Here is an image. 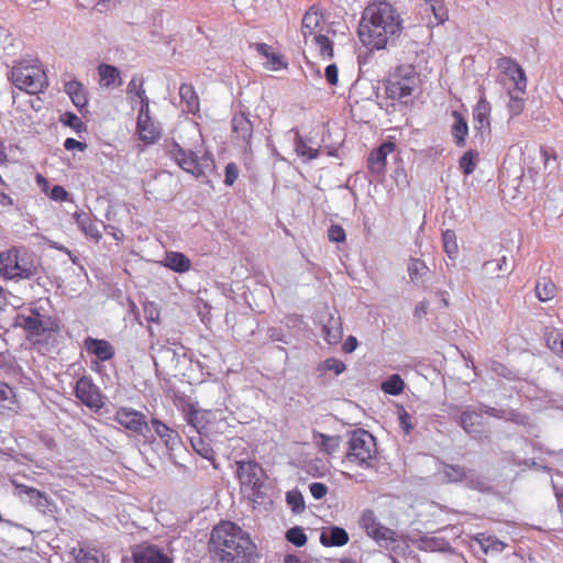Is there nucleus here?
<instances>
[{
    "mask_svg": "<svg viewBox=\"0 0 563 563\" xmlns=\"http://www.w3.org/2000/svg\"><path fill=\"white\" fill-rule=\"evenodd\" d=\"M404 18L390 2L376 0L365 7L357 30L358 38L368 49H383L395 43L405 30Z\"/></svg>",
    "mask_w": 563,
    "mask_h": 563,
    "instance_id": "obj_1",
    "label": "nucleus"
},
{
    "mask_svg": "<svg viewBox=\"0 0 563 563\" xmlns=\"http://www.w3.org/2000/svg\"><path fill=\"white\" fill-rule=\"evenodd\" d=\"M210 544L214 558L221 563H243L253 549L249 534L230 521L213 528Z\"/></svg>",
    "mask_w": 563,
    "mask_h": 563,
    "instance_id": "obj_2",
    "label": "nucleus"
},
{
    "mask_svg": "<svg viewBox=\"0 0 563 563\" xmlns=\"http://www.w3.org/2000/svg\"><path fill=\"white\" fill-rule=\"evenodd\" d=\"M10 80L18 89L30 95L42 93L48 87V78L41 60L31 55L13 62Z\"/></svg>",
    "mask_w": 563,
    "mask_h": 563,
    "instance_id": "obj_3",
    "label": "nucleus"
},
{
    "mask_svg": "<svg viewBox=\"0 0 563 563\" xmlns=\"http://www.w3.org/2000/svg\"><path fill=\"white\" fill-rule=\"evenodd\" d=\"M41 272V263L32 252L12 249L0 253V275L4 278L31 279L38 276Z\"/></svg>",
    "mask_w": 563,
    "mask_h": 563,
    "instance_id": "obj_4",
    "label": "nucleus"
},
{
    "mask_svg": "<svg viewBox=\"0 0 563 563\" xmlns=\"http://www.w3.org/2000/svg\"><path fill=\"white\" fill-rule=\"evenodd\" d=\"M419 82L415 68L410 65H401L395 69L385 82L386 97L393 101L408 103L413 90Z\"/></svg>",
    "mask_w": 563,
    "mask_h": 563,
    "instance_id": "obj_5",
    "label": "nucleus"
},
{
    "mask_svg": "<svg viewBox=\"0 0 563 563\" xmlns=\"http://www.w3.org/2000/svg\"><path fill=\"white\" fill-rule=\"evenodd\" d=\"M166 154L176 162V164L185 172L200 177L205 175L207 170H210L214 166L211 154L203 153L198 156L191 150H185L177 142L170 141L166 144Z\"/></svg>",
    "mask_w": 563,
    "mask_h": 563,
    "instance_id": "obj_6",
    "label": "nucleus"
},
{
    "mask_svg": "<svg viewBox=\"0 0 563 563\" xmlns=\"http://www.w3.org/2000/svg\"><path fill=\"white\" fill-rule=\"evenodd\" d=\"M377 456L375 438L366 430L353 431L347 442L346 457L350 462L371 467Z\"/></svg>",
    "mask_w": 563,
    "mask_h": 563,
    "instance_id": "obj_7",
    "label": "nucleus"
},
{
    "mask_svg": "<svg viewBox=\"0 0 563 563\" xmlns=\"http://www.w3.org/2000/svg\"><path fill=\"white\" fill-rule=\"evenodd\" d=\"M232 125V142L233 145L239 147L244 156V159H251L253 156L252 140H253V123L250 118L240 112L233 115L231 120Z\"/></svg>",
    "mask_w": 563,
    "mask_h": 563,
    "instance_id": "obj_8",
    "label": "nucleus"
},
{
    "mask_svg": "<svg viewBox=\"0 0 563 563\" xmlns=\"http://www.w3.org/2000/svg\"><path fill=\"white\" fill-rule=\"evenodd\" d=\"M18 323L32 336H43L49 339L52 334L59 331V325L55 320L42 316L38 311L32 310L30 314L18 317Z\"/></svg>",
    "mask_w": 563,
    "mask_h": 563,
    "instance_id": "obj_9",
    "label": "nucleus"
},
{
    "mask_svg": "<svg viewBox=\"0 0 563 563\" xmlns=\"http://www.w3.org/2000/svg\"><path fill=\"white\" fill-rule=\"evenodd\" d=\"M360 526L366 531V534L375 540L379 545L389 548L398 542L394 530L383 526L373 510H364L360 518Z\"/></svg>",
    "mask_w": 563,
    "mask_h": 563,
    "instance_id": "obj_10",
    "label": "nucleus"
},
{
    "mask_svg": "<svg viewBox=\"0 0 563 563\" xmlns=\"http://www.w3.org/2000/svg\"><path fill=\"white\" fill-rule=\"evenodd\" d=\"M236 475L242 486L249 487L255 496L265 481L262 466L255 461H236Z\"/></svg>",
    "mask_w": 563,
    "mask_h": 563,
    "instance_id": "obj_11",
    "label": "nucleus"
},
{
    "mask_svg": "<svg viewBox=\"0 0 563 563\" xmlns=\"http://www.w3.org/2000/svg\"><path fill=\"white\" fill-rule=\"evenodd\" d=\"M75 396L82 405L95 411H99L104 406V396L91 377L81 376L76 382Z\"/></svg>",
    "mask_w": 563,
    "mask_h": 563,
    "instance_id": "obj_12",
    "label": "nucleus"
},
{
    "mask_svg": "<svg viewBox=\"0 0 563 563\" xmlns=\"http://www.w3.org/2000/svg\"><path fill=\"white\" fill-rule=\"evenodd\" d=\"M136 130L140 139L146 144L155 143L161 136V125L150 114V102L143 101L140 107Z\"/></svg>",
    "mask_w": 563,
    "mask_h": 563,
    "instance_id": "obj_13",
    "label": "nucleus"
},
{
    "mask_svg": "<svg viewBox=\"0 0 563 563\" xmlns=\"http://www.w3.org/2000/svg\"><path fill=\"white\" fill-rule=\"evenodd\" d=\"M497 68L509 77L514 82L515 89L521 93H526L527 77L523 68L516 62V59L503 56L496 62Z\"/></svg>",
    "mask_w": 563,
    "mask_h": 563,
    "instance_id": "obj_14",
    "label": "nucleus"
},
{
    "mask_svg": "<svg viewBox=\"0 0 563 563\" xmlns=\"http://www.w3.org/2000/svg\"><path fill=\"white\" fill-rule=\"evenodd\" d=\"M114 421L135 433H143V431L147 429L145 416L132 408H119L115 411Z\"/></svg>",
    "mask_w": 563,
    "mask_h": 563,
    "instance_id": "obj_15",
    "label": "nucleus"
},
{
    "mask_svg": "<svg viewBox=\"0 0 563 563\" xmlns=\"http://www.w3.org/2000/svg\"><path fill=\"white\" fill-rule=\"evenodd\" d=\"M185 420L195 430L196 434H202L208 424L216 419V413L210 410H202L194 404H188L184 409Z\"/></svg>",
    "mask_w": 563,
    "mask_h": 563,
    "instance_id": "obj_16",
    "label": "nucleus"
},
{
    "mask_svg": "<svg viewBox=\"0 0 563 563\" xmlns=\"http://www.w3.org/2000/svg\"><path fill=\"white\" fill-rule=\"evenodd\" d=\"M287 135L292 136L295 152L305 162L312 161L319 157V147L313 146L311 137H303L300 135L298 129L292 128L287 132Z\"/></svg>",
    "mask_w": 563,
    "mask_h": 563,
    "instance_id": "obj_17",
    "label": "nucleus"
},
{
    "mask_svg": "<svg viewBox=\"0 0 563 563\" xmlns=\"http://www.w3.org/2000/svg\"><path fill=\"white\" fill-rule=\"evenodd\" d=\"M395 151L391 142L383 143L376 151L372 152L367 159V167L374 177H380L385 173L387 155Z\"/></svg>",
    "mask_w": 563,
    "mask_h": 563,
    "instance_id": "obj_18",
    "label": "nucleus"
},
{
    "mask_svg": "<svg viewBox=\"0 0 563 563\" xmlns=\"http://www.w3.org/2000/svg\"><path fill=\"white\" fill-rule=\"evenodd\" d=\"M84 347L89 354L95 355L101 362L110 361L115 353L114 347L109 341L91 336L84 340Z\"/></svg>",
    "mask_w": 563,
    "mask_h": 563,
    "instance_id": "obj_19",
    "label": "nucleus"
},
{
    "mask_svg": "<svg viewBox=\"0 0 563 563\" xmlns=\"http://www.w3.org/2000/svg\"><path fill=\"white\" fill-rule=\"evenodd\" d=\"M324 22L323 14L314 5L309 8L302 18L301 33L307 42L309 37L319 35L317 32L321 30Z\"/></svg>",
    "mask_w": 563,
    "mask_h": 563,
    "instance_id": "obj_20",
    "label": "nucleus"
},
{
    "mask_svg": "<svg viewBox=\"0 0 563 563\" xmlns=\"http://www.w3.org/2000/svg\"><path fill=\"white\" fill-rule=\"evenodd\" d=\"M490 103L486 100L484 95L481 96L473 110V119L475 129L483 134L490 131Z\"/></svg>",
    "mask_w": 563,
    "mask_h": 563,
    "instance_id": "obj_21",
    "label": "nucleus"
},
{
    "mask_svg": "<svg viewBox=\"0 0 563 563\" xmlns=\"http://www.w3.org/2000/svg\"><path fill=\"white\" fill-rule=\"evenodd\" d=\"M18 489L19 493L25 495L29 498V501L41 512H53L54 504L44 493L40 492L36 488L29 487L26 485H19Z\"/></svg>",
    "mask_w": 563,
    "mask_h": 563,
    "instance_id": "obj_22",
    "label": "nucleus"
},
{
    "mask_svg": "<svg viewBox=\"0 0 563 563\" xmlns=\"http://www.w3.org/2000/svg\"><path fill=\"white\" fill-rule=\"evenodd\" d=\"M258 55L266 59L264 66L269 70H280L287 68L288 63L282 54L275 53L266 43H257L254 45Z\"/></svg>",
    "mask_w": 563,
    "mask_h": 563,
    "instance_id": "obj_23",
    "label": "nucleus"
},
{
    "mask_svg": "<svg viewBox=\"0 0 563 563\" xmlns=\"http://www.w3.org/2000/svg\"><path fill=\"white\" fill-rule=\"evenodd\" d=\"M135 563H172V560L156 545H141L134 552Z\"/></svg>",
    "mask_w": 563,
    "mask_h": 563,
    "instance_id": "obj_24",
    "label": "nucleus"
},
{
    "mask_svg": "<svg viewBox=\"0 0 563 563\" xmlns=\"http://www.w3.org/2000/svg\"><path fill=\"white\" fill-rule=\"evenodd\" d=\"M460 426L468 434L479 433L483 427L482 411L477 407L466 408L460 416Z\"/></svg>",
    "mask_w": 563,
    "mask_h": 563,
    "instance_id": "obj_25",
    "label": "nucleus"
},
{
    "mask_svg": "<svg viewBox=\"0 0 563 563\" xmlns=\"http://www.w3.org/2000/svg\"><path fill=\"white\" fill-rule=\"evenodd\" d=\"M64 91L69 96L74 106L81 110L88 103V92L82 82L78 80H69L64 85Z\"/></svg>",
    "mask_w": 563,
    "mask_h": 563,
    "instance_id": "obj_26",
    "label": "nucleus"
},
{
    "mask_svg": "<svg viewBox=\"0 0 563 563\" xmlns=\"http://www.w3.org/2000/svg\"><path fill=\"white\" fill-rule=\"evenodd\" d=\"M323 339L331 345L338 344L343 336V328L340 316L329 314L328 321L322 327Z\"/></svg>",
    "mask_w": 563,
    "mask_h": 563,
    "instance_id": "obj_27",
    "label": "nucleus"
},
{
    "mask_svg": "<svg viewBox=\"0 0 563 563\" xmlns=\"http://www.w3.org/2000/svg\"><path fill=\"white\" fill-rule=\"evenodd\" d=\"M75 223L78 225L79 230L88 238L96 242H99L102 238L101 232L98 229L96 222L91 221L88 213L84 211H76L74 213Z\"/></svg>",
    "mask_w": 563,
    "mask_h": 563,
    "instance_id": "obj_28",
    "label": "nucleus"
},
{
    "mask_svg": "<svg viewBox=\"0 0 563 563\" xmlns=\"http://www.w3.org/2000/svg\"><path fill=\"white\" fill-rule=\"evenodd\" d=\"M151 426L155 433L161 438V440L165 443V445L169 450H174L179 443L180 438L177 431L170 429L167 424L162 422L158 419H152Z\"/></svg>",
    "mask_w": 563,
    "mask_h": 563,
    "instance_id": "obj_29",
    "label": "nucleus"
},
{
    "mask_svg": "<svg viewBox=\"0 0 563 563\" xmlns=\"http://www.w3.org/2000/svg\"><path fill=\"white\" fill-rule=\"evenodd\" d=\"M162 264L176 272V273H186L191 268V262L184 253L169 251L165 253L164 260Z\"/></svg>",
    "mask_w": 563,
    "mask_h": 563,
    "instance_id": "obj_30",
    "label": "nucleus"
},
{
    "mask_svg": "<svg viewBox=\"0 0 563 563\" xmlns=\"http://www.w3.org/2000/svg\"><path fill=\"white\" fill-rule=\"evenodd\" d=\"M320 542L324 547H343L349 542V534L341 527H330L322 531Z\"/></svg>",
    "mask_w": 563,
    "mask_h": 563,
    "instance_id": "obj_31",
    "label": "nucleus"
},
{
    "mask_svg": "<svg viewBox=\"0 0 563 563\" xmlns=\"http://www.w3.org/2000/svg\"><path fill=\"white\" fill-rule=\"evenodd\" d=\"M99 84L101 87H119L122 85L120 70L109 64H100L98 66Z\"/></svg>",
    "mask_w": 563,
    "mask_h": 563,
    "instance_id": "obj_32",
    "label": "nucleus"
},
{
    "mask_svg": "<svg viewBox=\"0 0 563 563\" xmlns=\"http://www.w3.org/2000/svg\"><path fill=\"white\" fill-rule=\"evenodd\" d=\"M452 117L454 123L452 125V136L457 146L462 147L465 145L466 137L468 135V125L462 113L453 111Z\"/></svg>",
    "mask_w": 563,
    "mask_h": 563,
    "instance_id": "obj_33",
    "label": "nucleus"
},
{
    "mask_svg": "<svg viewBox=\"0 0 563 563\" xmlns=\"http://www.w3.org/2000/svg\"><path fill=\"white\" fill-rule=\"evenodd\" d=\"M179 96L181 102L186 104L187 112L196 113L199 110V99L191 85L181 84L179 87Z\"/></svg>",
    "mask_w": 563,
    "mask_h": 563,
    "instance_id": "obj_34",
    "label": "nucleus"
},
{
    "mask_svg": "<svg viewBox=\"0 0 563 563\" xmlns=\"http://www.w3.org/2000/svg\"><path fill=\"white\" fill-rule=\"evenodd\" d=\"M189 441L195 452L210 462L214 461V451L210 443L202 438V434L190 435Z\"/></svg>",
    "mask_w": 563,
    "mask_h": 563,
    "instance_id": "obj_35",
    "label": "nucleus"
},
{
    "mask_svg": "<svg viewBox=\"0 0 563 563\" xmlns=\"http://www.w3.org/2000/svg\"><path fill=\"white\" fill-rule=\"evenodd\" d=\"M313 440L318 448L327 454H333L340 446V438L336 435H327L316 432Z\"/></svg>",
    "mask_w": 563,
    "mask_h": 563,
    "instance_id": "obj_36",
    "label": "nucleus"
},
{
    "mask_svg": "<svg viewBox=\"0 0 563 563\" xmlns=\"http://www.w3.org/2000/svg\"><path fill=\"white\" fill-rule=\"evenodd\" d=\"M525 93L519 92L518 90H509V101L507 103V110L510 118H515L520 115L526 108V99L523 98Z\"/></svg>",
    "mask_w": 563,
    "mask_h": 563,
    "instance_id": "obj_37",
    "label": "nucleus"
},
{
    "mask_svg": "<svg viewBox=\"0 0 563 563\" xmlns=\"http://www.w3.org/2000/svg\"><path fill=\"white\" fill-rule=\"evenodd\" d=\"M556 286L555 284L548 279L542 278L536 285V295L540 301H549L555 297Z\"/></svg>",
    "mask_w": 563,
    "mask_h": 563,
    "instance_id": "obj_38",
    "label": "nucleus"
},
{
    "mask_svg": "<svg viewBox=\"0 0 563 563\" xmlns=\"http://www.w3.org/2000/svg\"><path fill=\"white\" fill-rule=\"evenodd\" d=\"M407 271L410 280L417 284L427 275L429 268L423 261L419 258H410Z\"/></svg>",
    "mask_w": 563,
    "mask_h": 563,
    "instance_id": "obj_39",
    "label": "nucleus"
},
{
    "mask_svg": "<svg viewBox=\"0 0 563 563\" xmlns=\"http://www.w3.org/2000/svg\"><path fill=\"white\" fill-rule=\"evenodd\" d=\"M405 387V383L400 375L393 374L386 380H384L380 385L382 390L385 394L397 396L402 393Z\"/></svg>",
    "mask_w": 563,
    "mask_h": 563,
    "instance_id": "obj_40",
    "label": "nucleus"
},
{
    "mask_svg": "<svg viewBox=\"0 0 563 563\" xmlns=\"http://www.w3.org/2000/svg\"><path fill=\"white\" fill-rule=\"evenodd\" d=\"M443 250L451 260H455L459 253L456 234L453 230H445L442 233Z\"/></svg>",
    "mask_w": 563,
    "mask_h": 563,
    "instance_id": "obj_41",
    "label": "nucleus"
},
{
    "mask_svg": "<svg viewBox=\"0 0 563 563\" xmlns=\"http://www.w3.org/2000/svg\"><path fill=\"white\" fill-rule=\"evenodd\" d=\"M312 43L317 46L319 55L324 59L333 57V43L328 36L319 34L312 37Z\"/></svg>",
    "mask_w": 563,
    "mask_h": 563,
    "instance_id": "obj_42",
    "label": "nucleus"
},
{
    "mask_svg": "<svg viewBox=\"0 0 563 563\" xmlns=\"http://www.w3.org/2000/svg\"><path fill=\"white\" fill-rule=\"evenodd\" d=\"M442 474L448 482L452 483L462 482L468 477L464 467L451 464L443 465Z\"/></svg>",
    "mask_w": 563,
    "mask_h": 563,
    "instance_id": "obj_43",
    "label": "nucleus"
},
{
    "mask_svg": "<svg viewBox=\"0 0 563 563\" xmlns=\"http://www.w3.org/2000/svg\"><path fill=\"white\" fill-rule=\"evenodd\" d=\"M59 122L71 128L76 133L86 131L87 126L84 121L73 112H65L59 117Z\"/></svg>",
    "mask_w": 563,
    "mask_h": 563,
    "instance_id": "obj_44",
    "label": "nucleus"
},
{
    "mask_svg": "<svg viewBox=\"0 0 563 563\" xmlns=\"http://www.w3.org/2000/svg\"><path fill=\"white\" fill-rule=\"evenodd\" d=\"M143 78L134 76L126 87L128 95H135L140 99L141 106L143 104V101L146 100L150 102L148 98L145 95V89L143 88Z\"/></svg>",
    "mask_w": 563,
    "mask_h": 563,
    "instance_id": "obj_45",
    "label": "nucleus"
},
{
    "mask_svg": "<svg viewBox=\"0 0 563 563\" xmlns=\"http://www.w3.org/2000/svg\"><path fill=\"white\" fill-rule=\"evenodd\" d=\"M78 563H103L100 553L96 549H79L75 555Z\"/></svg>",
    "mask_w": 563,
    "mask_h": 563,
    "instance_id": "obj_46",
    "label": "nucleus"
},
{
    "mask_svg": "<svg viewBox=\"0 0 563 563\" xmlns=\"http://www.w3.org/2000/svg\"><path fill=\"white\" fill-rule=\"evenodd\" d=\"M286 501L295 514H300L306 508L302 494L297 489L290 490L286 494Z\"/></svg>",
    "mask_w": 563,
    "mask_h": 563,
    "instance_id": "obj_47",
    "label": "nucleus"
},
{
    "mask_svg": "<svg viewBox=\"0 0 563 563\" xmlns=\"http://www.w3.org/2000/svg\"><path fill=\"white\" fill-rule=\"evenodd\" d=\"M479 544L485 553H500L506 548L503 541L494 537H483Z\"/></svg>",
    "mask_w": 563,
    "mask_h": 563,
    "instance_id": "obj_48",
    "label": "nucleus"
},
{
    "mask_svg": "<svg viewBox=\"0 0 563 563\" xmlns=\"http://www.w3.org/2000/svg\"><path fill=\"white\" fill-rule=\"evenodd\" d=\"M478 154L475 151H467L460 159V167L465 175H471L476 168Z\"/></svg>",
    "mask_w": 563,
    "mask_h": 563,
    "instance_id": "obj_49",
    "label": "nucleus"
},
{
    "mask_svg": "<svg viewBox=\"0 0 563 563\" xmlns=\"http://www.w3.org/2000/svg\"><path fill=\"white\" fill-rule=\"evenodd\" d=\"M286 539L296 547H303L307 542V536L300 527L290 528L286 532Z\"/></svg>",
    "mask_w": 563,
    "mask_h": 563,
    "instance_id": "obj_50",
    "label": "nucleus"
},
{
    "mask_svg": "<svg viewBox=\"0 0 563 563\" xmlns=\"http://www.w3.org/2000/svg\"><path fill=\"white\" fill-rule=\"evenodd\" d=\"M13 389L5 383L0 382V407L10 408L13 401Z\"/></svg>",
    "mask_w": 563,
    "mask_h": 563,
    "instance_id": "obj_51",
    "label": "nucleus"
},
{
    "mask_svg": "<svg viewBox=\"0 0 563 563\" xmlns=\"http://www.w3.org/2000/svg\"><path fill=\"white\" fill-rule=\"evenodd\" d=\"M345 368H346V366L342 361H340L338 358H333V357L325 360L320 365L321 371H330V372L335 373L336 375L342 374L345 371Z\"/></svg>",
    "mask_w": 563,
    "mask_h": 563,
    "instance_id": "obj_52",
    "label": "nucleus"
},
{
    "mask_svg": "<svg viewBox=\"0 0 563 563\" xmlns=\"http://www.w3.org/2000/svg\"><path fill=\"white\" fill-rule=\"evenodd\" d=\"M398 420L402 431L406 434H409L413 429V424L411 422V416L407 412V410L404 407H400L398 409Z\"/></svg>",
    "mask_w": 563,
    "mask_h": 563,
    "instance_id": "obj_53",
    "label": "nucleus"
},
{
    "mask_svg": "<svg viewBox=\"0 0 563 563\" xmlns=\"http://www.w3.org/2000/svg\"><path fill=\"white\" fill-rule=\"evenodd\" d=\"M507 256L505 255L496 261H485L482 265V272L484 275H488L492 266H495V271H505V267L507 266Z\"/></svg>",
    "mask_w": 563,
    "mask_h": 563,
    "instance_id": "obj_54",
    "label": "nucleus"
},
{
    "mask_svg": "<svg viewBox=\"0 0 563 563\" xmlns=\"http://www.w3.org/2000/svg\"><path fill=\"white\" fill-rule=\"evenodd\" d=\"M328 238L331 242H343L345 240V231L341 225L332 224L328 230Z\"/></svg>",
    "mask_w": 563,
    "mask_h": 563,
    "instance_id": "obj_55",
    "label": "nucleus"
},
{
    "mask_svg": "<svg viewBox=\"0 0 563 563\" xmlns=\"http://www.w3.org/2000/svg\"><path fill=\"white\" fill-rule=\"evenodd\" d=\"M505 420L512 421L514 423L520 424V426H527L529 423V417L525 413L509 410L505 413Z\"/></svg>",
    "mask_w": 563,
    "mask_h": 563,
    "instance_id": "obj_56",
    "label": "nucleus"
},
{
    "mask_svg": "<svg viewBox=\"0 0 563 563\" xmlns=\"http://www.w3.org/2000/svg\"><path fill=\"white\" fill-rule=\"evenodd\" d=\"M239 177V168L235 163H229L225 166L224 184L232 186Z\"/></svg>",
    "mask_w": 563,
    "mask_h": 563,
    "instance_id": "obj_57",
    "label": "nucleus"
},
{
    "mask_svg": "<svg viewBox=\"0 0 563 563\" xmlns=\"http://www.w3.org/2000/svg\"><path fill=\"white\" fill-rule=\"evenodd\" d=\"M309 490L314 499H322L328 493V487L323 483L314 482L310 484Z\"/></svg>",
    "mask_w": 563,
    "mask_h": 563,
    "instance_id": "obj_58",
    "label": "nucleus"
},
{
    "mask_svg": "<svg viewBox=\"0 0 563 563\" xmlns=\"http://www.w3.org/2000/svg\"><path fill=\"white\" fill-rule=\"evenodd\" d=\"M477 408L479 411H482V415L485 413V415H488L490 417H495L498 419L505 418L506 410L496 409L494 407H490V406H487L484 404H481Z\"/></svg>",
    "mask_w": 563,
    "mask_h": 563,
    "instance_id": "obj_59",
    "label": "nucleus"
},
{
    "mask_svg": "<svg viewBox=\"0 0 563 563\" xmlns=\"http://www.w3.org/2000/svg\"><path fill=\"white\" fill-rule=\"evenodd\" d=\"M144 314L146 320L155 322L159 318V310L154 303L147 302L144 305Z\"/></svg>",
    "mask_w": 563,
    "mask_h": 563,
    "instance_id": "obj_60",
    "label": "nucleus"
},
{
    "mask_svg": "<svg viewBox=\"0 0 563 563\" xmlns=\"http://www.w3.org/2000/svg\"><path fill=\"white\" fill-rule=\"evenodd\" d=\"M49 197L55 201H65L68 198V192L64 187L56 185L52 188Z\"/></svg>",
    "mask_w": 563,
    "mask_h": 563,
    "instance_id": "obj_61",
    "label": "nucleus"
},
{
    "mask_svg": "<svg viewBox=\"0 0 563 563\" xmlns=\"http://www.w3.org/2000/svg\"><path fill=\"white\" fill-rule=\"evenodd\" d=\"M338 74H339V70H338V67L335 64H330L325 67L324 75L330 85L335 86L338 84V80H339Z\"/></svg>",
    "mask_w": 563,
    "mask_h": 563,
    "instance_id": "obj_62",
    "label": "nucleus"
},
{
    "mask_svg": "<svg viewBox=\"0 0 563 563\" xmlns=\"http://www.w3.org/2000/svg\"><path fill=\"white\" fill-rule=\"evenodd\" d=\"M64 147L67 151L78 150L80 152H84L87 148V144L84 142H79L73 137H68L64 142Z\"/></svg>",
    "mask_w": 563,
    "mask_h": 563,
    "instance_id": "obj_63",
    "label": "nucleus"
},
{
    "mask_svg": "<svg viewBox=\"0 0 563 563\" xmlns=\"http://www.w3.org/2000/svg\"><path fill=\"white\" fill-rule=\"evenodd\" d=\"M357 347V340L355 336L350 335L343 343V351L345 353H352Z\"/></svg>",
    "mask_w": 563,
    "mask_h": 563,
    "instance_id": "obj_64",
    "label": "nucleus"
}]
</instances>
